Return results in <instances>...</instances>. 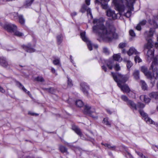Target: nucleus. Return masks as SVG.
Returning a JSON list of instances; mask_svg holds the SVG:
<instances>
[{
    "instance_id": "f257e3e1",
    "label": "nucleus",
    "mask_w": 158,
    "mask_h": 158,
    "mask_svg": "<svg viewBox=\"0 0 158 158\" xmlns=\"http://www.w3.org/2000/svg\"><path fill=\"white\" fill-rule=\"evenodd\" d=\"M93 23L95 25L93 27L95 32L99 31V35L105 41L110 42L113 38H115L117 35L115 33V29L112 24L106 23V27L103 25V21L102 19H94Z\"/></svg>"
},
{
    "instance_id": "f03ea898",
    "label": "nucleus",
    "mask_w": 158,
    "mask_h": 158,
    "mask_svg": "<svg viewBox=\"0 0 158 158\" xmlns=\"http://www.w3.org/2000/svg\"><path fill=\"white\" fill-rule=\"evenodd\" d=\"M114 80L117 83L118 86L123 92L128 93L130 91V89L126 84H124L128 80L129 78L128 75H122L118 73H111Z\"/></svg>"
},
{
    "instance_id": "7ed1b4c3",
    "label": "nucleus",
    "mask_w": 158,
    "mask_h": 158,
    "mask_svg": "<svg viewBox=\"0 0 158 158\" xmlns=\"http://www.w3.org/2000/svg\"><path fill=\"white\" fill-rule=\"evenodd\" d=\"M135 0H114V4L116 9L121 15L124 12L125 9L123 3L126 2L127 4L132 5Z\"/></svg>"
},
{
    "instance_id": "20e7f679",
    "label": "nucleus",
    "mask_w": 158,
    "mask_h": 158,
    "mask_svg": "<svg viewBox=\"0 0 158 158\" xmlns=\"http://www.w3.org/2000/svg\"><path fill=\"white\" fill-rule=\"evenodd\" d=\"M153 61L151 66L150 69L152 70V77L148 78L151 80V83L153 85L155 84V80L158 78V69L156 67H154V66L158 65V59L156 57L153 59Z\"/></svg>"
},
{
    "instance_id": "39448f33",
    "label": "nucleus",
    "mask_w": 158,
    "mask_h": 158,
    "mask_svg": "<svg viewBox=\"0 0 158 158\" xmlns=\"http://www.w3.org/2000/svg\"><path fill=\"white\" fill-rule=\"evenodd\" d=\"M4 27L8 31L13 34L16 36L20 37L24 35L23 33L17 30L16 26L13 24L7 23L5 24Z\"/></svg>"
},
{
    "instance_id": "423d86ee",
    "label": "nucleus",
    "mask_w": 158,
    "mask_h": 158,
    "mask_svg": "<svg viewBox=\"0 0 158 158\" xmlns=\"http://www.w3.org/2000/svg\"><path fill=\"white\" fill-rule=\"evenodd\" d=\"M154 29V28H151L149 31H146L144 35L146 37V39L148 41L147 43L144 45L145 48L148 49H150L153 46L152 42L150 37L152 36L153 35Z\"/></svg>"
},
{
    "instance_id": "0eeeda50",
    "label": "nucleus",
    "mask_w": 158,
    "mask_h": 158,
    "mask_svg": "<svg viewBox=\"0 0 158 158\" xmlns=\"http://www.w3.org/2000/svg\"><path fill=\"white\" fill-rule=\"evenodd\" d=\"M110 0H96V3L101 4L102 8L104 9H106L108 8V6L107 2ZM90 0H85V2L87 6L90 4Z\"/></svg>"
},
{
    "instance_id": "6e6552de",
    "label": "nucleus",
    "mask_w": 158,
    "mask_h": 158,
    "mask_svg": "<svg viewBox=\"0 0 158 158\" xmlns=\"http://www.w3.org/2000/svg\"><path fill=\"white\" fill-rule=\"evenodd\" d=\"M139 112L141 115L144 118V119L147 123L148 124H153L156 127L158 126L157 123L154 122L150 118L148 117L147 114L143 110H140Z\"/></svg>"
},
{
    "instance_id": "1a4fd4ad",
    "label": "nucleus",
    "mask_w": 158,
    "mask_h": 158,
    "mask_svg": "<svg viewBox=\"0 0 158 158\" xmlns=\"http://www.w3.org/2000/svg\"><path fill=\"white\" fill-rule=\"evenodd\" d=\"M84 111L85 113L89 114L94 118H95V117L92 115V113L95 112V109L94 107H91L89 105L87 104L84 106Z\"/></svg>"
},
{
    "instance_id": "9d476101",
    "label": "nucleus",
    "mask_w": 158,
    "mask_h": 158,
    "mask_svg": "<svg viewBox=\"0 0 158 158\" xmlns=\"http://www.w3.org/2000/svg\"><path fill=\"white\" fill-rule=\"evenodd\" d=\"M82 40L85 42L87 45L90 51L92 50V45L90 41L85 35V32H81L80 34Z\"/></svg>"
},
{
    "instance_id": "9b49d317",
    "label": "nucleus",
    "mask_w": 158,
    "mask_h": 158,
    "mask_svg": "<svg viewBox=\"0 0 158 158\" xmlns=\"http://www.w3.org/2000/svg\"><path fill=\"white\" fill-rule=\"evenodd\" d=\"M86 11L87 12V15L88 16L89 15L90 18H93V16L91 13L90 9L88 8L85 4H83L82 5L80 10V11L83 13H85Z\"/></svg>"
},
{
    "instance_id": "f8f14e48",
    "label": "nucleus",
    "mask_w": 158,
    "mask_h": 158,
    "mask_svg": "<svg viewBox=\"0 0 158 158\" xmlns=\"http://www.w3.org/2000/svg\"><path fill=\"white\" fill-rule=\"evenodd\" d=\"M0 65L3 67L9 68L10 64L7 60L6 58L2 56L0 57Z\"/></svg>"
},
{
    "instance_id": "ddd939ff",
    "label": "nucleus",
    "mask_w": 158,
    "mask_h": 158,
    "mask_svg": "<svg viewBox=\"0 0 158 158\" xmlns=\"http://www.w3.org/2000/svg\"><path fill=\"white\" fill-rule=\"evenodd\" d=\"M106 15L107 16L110 17L114 20L117 19V14L115 13L114 10L110 9H108L106 11Z\"/></svg>"
},
{
    "instance_id": "4468645a",
    "label": "nucleus",
    "mask_w": 158,
    "mask_h": 158,
    "mask_svg": "<svg viewBox=\"0 0 158 158\" xmlns=\"http://www.w3.org/2000/svg\"><path fill=\"white\" fill-rule=\"evenodd\" d=\"M141 71L148 78L152 77V73L148 71V68L146 66H142L141 67Z\"/></svg>"
},
{
    "instance_id": "2eb2a0df",
    "label": "nucleus",
    "mask_w": 158,
    "mask_h": 158,
    "mask_svg": "<svg viewBox=\"0 0 158 158\" xmlns=\"http://www.w3.org/2000/svg\"><path fill=\"white\" fill-rule=\"evenodd\" d=\"M23 48L27 52H35V50L31 47L30 43L28 44L27 45L23 46Z\"/></svg>"
},
{
    "instance_id": "dca6fc26",
    "label": "nucleus",
    "mask_w": 158,
    "mask_h": 158,
    "mask_svg": "<svg viewBox=\"0 0 158 158\" xmlns=\"http://www.w3.org/2000/svg\"><path fill=\"white\" fill-rule=\"evenodd\" d=\"M81 87V89L85 94H88L87 90L89 89V87L87 84L85 82H82L80 84Z\"/></svg>"
},
{
    "instance_id": "f3484780",
    "label": "nucleus",
    "mask_w": 158,
    "mask_h": 158,
    "mask_svg": "<svg viewBox=\"0 0 158 158\" xmlns=\"http://www.w3.org/2000/svg\"><path fill=\"white\" fill-rule=\"evenodd\" d=\"M129 106L133 110H137V106L135 103L132 101L129 100L127 103Z\"/></svg>"
},
{
    "instance_id": "a211bd4d",
    "label": "nucleus",
    "mask_w": 158,
    "mask_h": 158,
    "mask_svg": "<svg viewBox=\"0 0 158 158\" xmlns=\"http://www.w3.org/2000/svg\"><path fill=\"white\" fill-rule=\"evenodd\" d=\"M147 56H148V60L150 61L153 58L154 56V49H149L147 53Z\"/></svg>"
},
{
    "instance_id": "6ab92c4d",
    "label": "nucleus",
    "mask_w": 158,
    "mask_h": 158,
    "mask_svg": "<svg viewBox=\"0 0 158 158\" xmlns=\"http://www.w3.org/2000/svg\"><path fill=\"white\" fill-rule=\"evenodd\" d=\"M127 53L129 56H130L133 54L137 55L139 54V53L133 47L131 48L127 52Z\"/></svg>"
},
{
    "instance_id": "aec40b11",
    "label": "nucleus",
    "mask_w": 158,
    "mask_h": 158,
    "mask_svg": "<svg viewBox=\"0 0 158 158\" xmlns=\"http://www.w3.org/2000/svg\"><path fill=\"white\" fill-rule=\"evenodd\" d=\"M72 129L78 135L80 136L81 135L82 132L81 129L77 126L73 125L72 126Z\"/></svg>"
},
{
    "instance_id": "412c9836",
    "label": "nucleus",
    "mask_w": 158,
    "mask_h": 158,
    "mask_svg": "<svg viewBox=\"0 0 158 158\" xmlns=\"http://www.w3.org/2000/svg\"><path fill=\"white\" fill-rule=\"evenodd\" d=\"M146 23V21L145 20L140 21L136 27V29L138 31H140L141 29V26L145 25Z\"/></svg>"
},
{
    "instance_id": "4be33fe9",
    "label": "nucleus",
    "mask_w": 158,
    "mask_h": 158,
    "mask_svg": "<svg viewBox=\"0 0 158 158\" xmlns=\"http://www.w3.org/2000/svg\"><path fill=\"white\" fill-rule=\"evenodd\" d=\"M113 58L114 60L116 61L121 62L122 60L120 53L114 54L113 56Z\"/></svg>"
},
{
    "instance_id": "5701e85b",
    "label": "nucleus",
    "mask_w": 158,
    "mask_h": 158,
    "mask_svg": "<svg viewBox=\"0 0 158 158\" xmlns=\"http://www.w3.org/2000/svg\"><path fill=\"white\" fill-rule=\"evenodd\" d=\"M157 87L158 89V83L157 84ZM150 98L156 99H158V92H152L149 94Z\"/></svg>"
},
{
    "instance_id": "b1692460",
    "label": "nucleus",
    "mask_w": 158,
    "mask_h": 158,
    "mask_svg": "<svg viewBox=\"0 0 158 158\" xmlns=\"http://www.w3.org/2000/svg\"><path fill=\"white\" fill-rule=\"evenodd\" d=\"M19 85V87L21 88L29 96L31 95V94H30V93L29 91H27L23 86L22 85L21 83L20 82H18V83Z\"/></svg>"
},
{
    "instance_id": "393cba45",
    "label": "nucleus",
    "mask_w": 158,
    "mask_h": 158,
    "mask_svg": "<svg viewBox=\"0 0 158 158\" xmlns=\"http://www.w3.org/2000/svg\"><path fill=\"white\" fill-rule=\"evenodd\" d=\"M102 122L105 125L109 127H111V122L109 120V119L108 118H104Z\"/></svg>"
},
{
    "instance_id": "a878e982",
    "label": "nucleus",
    "mask_w": 158,
    "mask_h": 158,
    "mask_svg": "<svg viewBox=\"0 0 158 158\" xmlns=\"http://www.w3.org/2000/svg\"><path fill=\"white\" fill-rule=\"evenodd\" d=\"M134 78L136 80H138L139 78V71L138 70H135L133 74Z\"/></svg>"
},
{
    "instance_id": "bb28decb",
    "label": "nucleus",
    "mask_w": 158,
    "mask_h": 158,
    "mask_svg": "<svg viewBox=\"0 0 158 158\" xmlns=\"http://www.w3.org/2000/svg\"><path fill=\"white\" fill-rule=\"evenodd\" d=\"M140 84L141 85L142 89L144 90H147L148 88V86L145 82L143 80L140 81Z\"/></svg>"
},
{
    "instance_id": "cd10ccee",
    "label": "nucleus",
    "mask_w": 158,
    "mask_h": 158,
    "mask_svg": "<svg viewBox=\"0 0 158 158\" xmlns=\"http://www.w3.org/2000/svg\"><path fill=\"white\" fill-rule=\"evenodd\" d=\"M59 149L61 152L63 153L66 152V153L68 154L67 151V149L65 147L62 145H60L59 147Z\"/></svg>"
},
{
    "instance_id": "c85d7f7f",
    "label": "nucleus",
    "mask_w": 158,
    "mask_h": 158,
    "mask_svg": "<svg viewBox=\"0 0 158 158\" xmlns=\"http://www.w3.org/2000/svg\"><path fill=\"white\" fill-rule=\"evenodd\" d=\"M43 89L46 90L48 92L52 94H54L56 90L54 89L53 88H44Z\"/></svg>"
},
{
    "instance_id": "c756f323",
    "label": "nucleus",
    "mask_w": 158,
    "mask_h": 158,
    "mask_svg": "<svg viewBox=\"0 0 158 158\" xmlns=\"http://www.w3.org/2000/svg\"><path fill=\"white\" fill-rule=\"evenodd\" d=\"M76 105L79 107H81L83 105V103L82 101L80 100H77L76 102Z\"/></svg>"
},
{
    "instance_id": "7c9ffc66",
    "label": "nucleus",
    "mask_w": 158,
    "mask_h": 158,
    "mask_svg": "<svg viewBox=\"0 0 158 158\" xmlns=\"http://www.w3.org/2000/svg\"><path fill=\"white\" fill-rule=\"evenodd\" d=\"M19 23L22 24H24L25 23V20L23 15H19Z\"/></svg>"
},
{
    "instance_id": "2f4dec72",
    "label": "nucleus",
    "mask_w": 158,
    "mask_h": 158,
    "mask_svg": "<svg viewBox=\"0 0 158 158\" xmlns=\"http://www.w3.org/2000/svg\"><path fill=\"white\" fill-rule=\"evenodd\" d=\"M102 144L104 145L105 147H106L109 148L112 150H114L116 148V147L115 146H111L110 144H109L107 143L104 144L103 143H102Z\"/></svg>"
},
{
    "instance_id": "473e14b6",
    "label": "nucleus",
    "mask_w": 158,
    "mask_h": 158,
    "mask_svg": "<svg viewBox=\"0 0 158 158\" xmlns=\"http://www.w3.org/2000/svg\"><path fill=\"white\" fill-rule=\"evenodd\" d=\"M63 36L62 34H60L57 36V41L58 44H60L62 41Z\"/></svg>"
},
{
    "instance_id": "72a5a7b5",
    "label": "nucleus",
    "mask_w": 158,
    "mask_h": 158,
    "mask_svg": "<svg viewBox=\"0 0 158 158\" xmlns=\"http://www.w3.org/2000/svg\"><path fill=\"white\" fill-rule=\"evenodd\" d=\"M133 10V8H132L130 10H128L126 13H124V15L127 18L129 17L131 15V11Z\"/></svg>"
},
{
    "instance_id": "f704fd0d",
    "label": "nucleus",
    "mask_w": 158,
    "mask_h": 158,
    "mask_svg": "<svg viewBox=\"0 0 158 158\" xmlns=\"http://www.w3.org/2000/svg\"><path fill=\"white\" fill-rule=\"evenodd\" d=\"M35 80L38 81L40 82H43L44 81V80L41 76H39L35 78Z\"/></svg>"
},
{
    "instance_id": "c9c22d12",
    "label": "nucleus",
    "mask_w": 158,
    "mask_h": 158,
    "mask_svg": "<svg viewBox=\"0 0 158 158\" xmlns=\"http://www.w3.org/2000/svg\"><path fill=\"white\" fill-rule=\"evenodd\" d=\"M53 63L54 64L56 65H61L60 63V60L59 59H55L53 61Z\"/></svg>"
},
{
    "instance_id": "e433bc0d",
    "label": "nucleus",
    "mask_w": 158,
    "mask_h": 158,
    "mask_svg": "<svg viewBox=\"0 0 158 158\" xmlns=\"http://www.w3.org/2000/svg\"><path fill=\"white\" fill-rule=\"evenodd\" d=\"M106 65L108 68L111 69L113 68V63L112 61H108L106 62Z\"/></svg>"
},
{
    "instance_id": "4c0bfd02",
    "label": "nucleus",
    "mask_w": 158,
    "mask_h": 158,
    "mask_svg": "<svg viewBox=\"0 0 158 158\" xmlns=\"http://www.w3.org/2000/svg\"><path fill=\"white\" fill-rule=\"evenodd\" d=\"M34 0H28L26 2L25 5L27 6H29L31 5Z\"/></svg>"
},
{
    "instance_id": "58836bf2",
    "label": "nucleus",
    "mask_w": 158,
    "mask_h": 158,
    "mask_svg": "<svg viewBox=\"0 0 158 158\" xmlns=\"http://www.w3.org/2000/svg\"><path fill=\"white\" fill-rule=\"evenodd\" d=\"M132 65L133 64L130 60L127 61V69H129Z\"/></svg>"
},
{
    "instance_id": "ea45409f",
    "label": "nucleus",
    "mask_w": 158,
    "mask_h": 158,
    "mask_svg": "<svg viewBox=\"0 0 158 158\" xmlns=\"http://www.w3.org/2000/svg\"><path fill=\"white\" fill-rule=\"evenodd\" d=\"M137 106V108H144L145 106L142 103H140V102H138V104L137 105H136Z\"/></svg>"
},
{
    "instance_id": "a19ab883",
    "label": "nucleus",
    "mask_w": 158,
    "mask_h": 158,
    "mask_svg": "<svg viewBox=\"0 0 158 158\" xmlns=\"http://www.w3.org/2000/svg\"><path fill=\"white\" fill-rule=\"evenodd\" d=\"M68 85L69 87H71L73 85L72 81L69 77H67Z\"/></svg>"
},
{
    "instance_id": "79ce46f5",
    "label": "nucleus",
    "mask_w": 158,
    "mask_h": 158,
    "mask_svg": "<svg viewBox=\"0 0 158 158\" xmlns=\"http://www.w3.org/2000/svg\"><path fill=\"white\" fill-rule=\"evenodd\" d=\"M135 62H138V63L142 61L141 59L138 55L136 56L135 57Z\"/></svg>"
},
{
    "instance_id": "37998d69",
    "label": "nucleus",
    "mask_w": 158,
    "mask_h": 158,
    "mask_svg": "<svg viewBox=\"0 0 158 158\" xmlns=\"http://www.w3.org/2000/svg\"><path fill=\"white\" fill-rule=\"evenodd\" d=\"M135 152L141 158H148V157L143 155L141 153L136 151H135Z\"/></svg>"
},
{
    "instance_id": "c03bdc74",
    "label": "nucleus",
    "mask_w": 158,
    "mask_h": 158,
    "mask_svg": "<svg viewBox=\"0 0 158 158\" xmlns=\"http://www.w3.org/2000/svg\"><path fill=\"white\" fill-rule=\"evenodd\" d=\"M149 23L151 25H153L154 26V27H156V23L155 20H150L149 21Z\"/></svg>"
},
{
    "instance_id": "a18cd8bd",
    "label": "nucleus",
    "mask_w": 158,
    "mask_h": 158,
    "mask_svg": "<svg viewBox=\"0 0 158 158\" xmlns=\"http://www.w3.org/2000/svg\"><path fill=\"white\" fill-rule=\"evenodd\" d=\"M121 98L122 100L125 102H126L127 103V101L129 100H128L127 97L126 96L124 95H122Z\"/></svg>"
},
{
    "instance_id": "49530a36",
    "label": "nucleus",
    "mask_w": 158,
    "mask_h": 158,
    "mask_svg": "<svg viewBox=\"0 0 158 158\" xmlns=\"http://www.w3.org/2000/svg\"><path fill=\"white\" fill-rule=\"evenodd\" d=\"M126 46V44L124 43H122L119 44L118 46L119 48H123Z\"/></svg>"
},
{
    "instance_id": "de8ad7c7",
    "label": "nucleus",
    "mask_w": 158,
    "mask_h": 158,
    "mask_svg": "<svg viewBox=\"0 0 158 158\" xmlns=\"http://www.w3.org/2000/svg\"><path fill=\"white\" fill-rule=\"evenodd\" d=\"M129 34L132 37H135V33L132 30H131L129 31Z\"/></svg>"
},
{
    "instance_id": "09e8293b",
    "label": "nucleus",
    "mask_w": 158,
    "mask_h": 158,
    "mask_svg": "<svg viewBox=\"0 0 158 158\" xmlns=\"http://www.w3.org/2000/svg\"><path fill=\"white\" fill-rule=\"evenodd\" d=\"M103 52L106 54L108 55L109 54V52L108 49L106 48H103Z\"/></svg>"
},
{
    "instance_id": "8fccbe9b",
    "label": "nucleus",
    "mask_w": 158,
    "mask_h": 158,
    "mask_svg": "<svg viewBox=\"0 0 158 158\" xmlns=\"http://www.w3.org/2000/svg\"><path fill=\"white\" fill-rule=\"evenodd\" d=\"M128 93V95L130 97H132V98H134L135 97V94L134 93L132 92H131V91L129 92Z\"/></svg>"
},
{
    "instance_id": "3c124183",
    "label": "nucleus",
    "mask_w": 158,
    "mask_h": 158,
    "mask_svg": "<svg viewBox=\"0 0 158 158\" xmlns=\"http://www.w3.org/2000/svg\"><path fill=\"white\" fill-rule=\"evenodd\" d=\"M126 156L127 158H134L131 155L130 153L127 152L126 153Z\"/></svg>"
},
{
    "instance_id": "603ef678",
    "label": "nucleus",
    "mask_w": 158,
    "mask_h": 158,
    "mask_svg": "<svg viewBox=\"0 0 158 158\" xmlns=\"http://www.w3.org/2000/svg\"><path fill=\"white\" fill-rule=\"evenodd\" d=\"M114 69L116 71H118L120 69V67L119 65L118 64H116L114 66Z\"/></svg>"
},
{
    "instance_id": "864d4df0",
    "label": "nucleus",
    "mask_w": 158,
    "mask_h": 158,
    "mask_svg": "<svg viewBox=\"0 0 158 158\" xmlns=\"http://www.w3.org/2000/svg\"><path fill=\"white\" fill-rule=\"evenodd\" d=\"M150 99L148 98L146 96L144 101L146 103H148L150 102Z\"/></svg>"
},
{
    "instance_id": "5fc2aeb1",
    "label": "nucleus",
    "mask_w": 158,
    "mask_h": 158,
    "mask_svg": "<svg viewBox=\"0 0 158 158\" xmlns=\"http://www.w3.org/2000/svg\"><path fill=\"white\" fill-rule=\"evenodd\" d=\"M146 97L144 95H141L140 97V99L141 101H144Z\"/></svg>"
},
{
    "instance_id": "6e6d98bb",
    "label": "nucleus",
    "mask_w": 158,
    "mask_h": 158,
    "mask_svg": "<svg viewBox=\"0 0 158 158\" xmlns=\"http://www.w3.org/2000/svg\"><path fill=\"white\" fill-rule=\"evenodd\" d=\"M152 148L155 151H156L158 150V146H153Z\"/></svg>"
},
{
    "instance_id": "4d7b16f0",
    "label": "nucleus",
    "mask_w": 158,
    "mask_h": 158,
    "mask_svg": "<svg viewBox=\"0 0 158 158\" xmlns=\"http://www.w3.org/2000/svg\"><path fill=\"white\" fill-rule=\"evenodd\" d=\"M77 15V13L76 12H73L71 13V15L72 17H73Z\"/></svg>"
},
{
    "instance_id": "13d9d810",
    "label": "nucleus",
    "mask_w": 158,
    "mask_h": 158,
    "mask_svg": "<svg viewBox=\"0 0 158 158\" xmlns=\"http://www.w3.org/2000/svg\"><path fill=\"white\" fill-rule=\"evenodd\" d=\"M102 69L105 72L107 71L106 67L104 65L102 66Z\"/></svg>"
},
{
    "instance_id": "bf43d9fd",
    "label": "nucleus",
    "mask_w": 158,
    "mask_h": 158,
    "mask_svg": "<svg viewBox=\"0 0 158 158\" xmlns=\"http://www.w3.org/2000/svg\"><path fill=\"white\" fill-rule=\"evenodd\" d=\"M0 92L2 93H4L5 92V90L2 87L0 86Z\"/></svg>"
},
{
    "instance_id": "052dcab7",
    "label": "nucleus",
    "mask_w": 158,
    "mask_h": 158,
    "mask_svg": "<svg viewBox=\"0 0 158 158\" xmlns=\"http://www.w3.org/2000/svg\"><path fill=\"white\" fill-rule=\"evenodd\" d=\"M106 111L109 114H112V112L110 111V110L107 109L106 110Z\"/></svg>"
},
{
    "instance_id": "680f3d73",
    "label": "nucleus",
    "mask_w": 158,
    "mask_h": 158,
    "mask_svg": "<svg viewBox=\"0 0 158 158\" xmlns=\"http://www.w3.org/2000/svg\"><path fill=\"white\" fill-rule=\"evenodd\" d=\"M64 143L65 144H66L67 145L69 146V147H71L72 146V144L71 143H67V142H66Z\"/></svg>"
},
{
    "instance_id": "e2e57ef3",
    "label": "nucleus",
    "mask_w": 158,
    "mask_h": 158,
    "mask_svg": "<svg viewBox=\"0 0 158 158\" xmlns=\"http://www.w3.org/2000/svg\"><path fill=\"white\" fill-rule=\"evenodd\" d=\"M51 71L53 73H55V72H56V71H55V69L53 68H51Z\"/></svg>"
},
{
    "instance_id": "0e129e2a",
    "label": "nucleus",
    "mask_w": 158,
    "mask_h": 158,
    "mask_svg": "<svg viewBox=\"0 0 158 158\" xmlns=\"http://www.w3.org/2000/svg\"><path fill=\"white\" fill-rule=\"evenodd\" d=\"M71 62L76 67V65H75V63L74 61V60H70Z\"/></svg>"
},
{
    "instance_id": "69168bd1",
    "label": "nucleus",
    "mask_w": 158,
    "mask_h": 158,
    "mask_svg": "<svg viewBox=\"0 0 158 158\" xmlns=\"http://www.w3.org/2000/svg\"><path fill=\"white\" fill-rule=\"evenodd\" d=\"M29 114H31V115H34L35 114H36V115H38V114H34L33 113H31V112H29Z\"/></svg>"
},
{
    "instance_id": "338daca9",
    "label": "nucleus",
    "mask_w": 158,
    "mask_h": 158,
    "mask_svg": "<svg viewBox=\"0 0 158 158\" xmlns=\"http://www.w3.org/2000/svg\"><path fill=\"white\" fill-rule=\"evenodd\" d=\"M127 60H127L126 58H124L123 59V61L127 63Z\"/></svg>"
},
{
    "instance_id": "774afa93",
    "label": "nucleus",
    "mask_w": 158,
    "mask_h": 158,
    "mask_svg": "<svg viewBox=\"0 0 158 158\" xmlns=\"http://www.w3.org/2000/svg\"><path fill=\"white\" fill-rule=\"evenodd\" d=\"M122 53H125V50L124 49H123L122 50Z\"/></svg>"
}]
</instances>
